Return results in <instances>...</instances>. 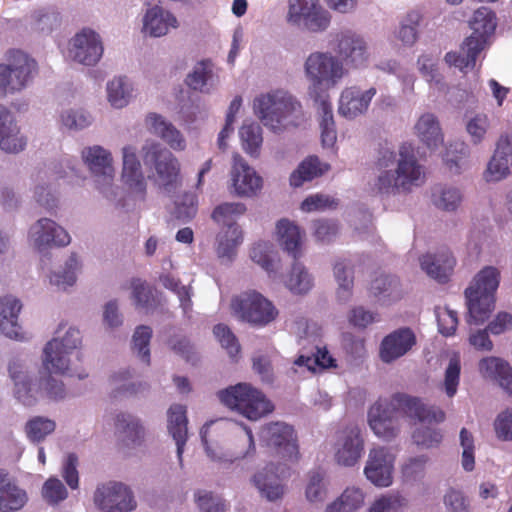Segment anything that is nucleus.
Segmentation results:
<instances>
[{
	"mask_svg": "<svg viewBox=\"0 0 512 512\" xmlns=\"http://www.w3.org/2000/svg\"><path fill=\"white\" fill-rule=\"evenodd\" d=\"M409 417L422 423H441L445 413L436 406H428L418 397L395 393L388 399L377 400L369 409L370 428L384 439L394 438L399 431V418Z\"/></svg>",
	"mask_w": 512,
	"mask_h": 512,
	"instance_id": "1",
	"label": "nucleus"
},
{
	"mask_svg": "<svg viewBox=\"0 0 512 512\" xmlns=\"http://www.w3.org/2000/svg\"><path fill=\"white\" fill-rule=\"evenodd\" d=\"M378 175L372 189L381 195H397L411 192L414 186L422 184L424 171L415 157L411 144L404 143L399 148L396 161L395 152L382 147L375 163Z\"/></svg>",
	"mask_w": 512,
	"mask_h": 512,
	"instance_id": "2",
	"label": "nucleus"
},
{
	"mask_svg": "<svg viewBox=\"0 0 512 512\" xmlns=\"http://www.w3.org/2000/svg\"><path fill=\"white\" fill-rule=\"evenodd\" d=\"M253 109L262 123L274 132L297 127L303 118L301 104L283 91L255 98Z\"/></svg>",
	"mask_w": 512,
	"mask_h": 512,
	"instance_id": "3",
	"label": "nucleus"
},
{
	"mask_svg": "<svg viewBox=\"0 0 512 512\" xmlns=\"http://www.w3.org/2000/svg\"><path fill=\"white\" fill-rule=\"evenodd\" d=\"M470 27L473 32L464 40L461 52H448L445 55V61L461 71L475 67L478 55L485 48L488 38L495 31V13L490 8L480 7L474 12Z\"/></svg>",
	"mask_w": 512,
	"mask_h": 512,
	"instance_id": "4",
	"label": "nucleus"
},
{
	"mask_svg": "<svg viewBox=\"0 0 512 512\" xmlns=\"http://www.w3.org/2000/svg\"><path fill=\"white\" fill-rule=\"evenodd\" d=\"M500 273L492 266L484 267L465 290L469 325H481L489 319L495 308V292L499 286Z\"/></svg>",
	"mask_w": 512,
	"mask_h": 512,
	"instance_id": "5",
	"label": "nucleus"
},
{
	"mask_svg": "<svg viewBox=\"0 0 512 512\" xmlns=\"http://www.w3.org/2000/svg\"><path fill=\"white\" fill-rule=\"evenodd\" d=\"M217 396L221 403L249 420H258L274 409L260 390L247 383H238L220 390Z\"/></svg>",
	"mask_w": 512,
	"mask_h": 512,
	"instance_id": "6",
	"label": "nucleus"
},
{
	"mask_svg": "<svg viewBox=\"0 0 512 512\" xmlns=\"http://www.w3.org/2000/svg\"><path fill=\"white\" fill-rule=\"evenodd\" d=\"M142 159L147 168L155 171V181L166 192L181 185V166L177 157L159 143H146L142 147Z\"/></svg>",
	"mask_w": 512,
	"mask_h": 512,
	"instance_id": "7",
	"label": "nucleus"
},
{
	"mask_svg": "<svg viewBox=\"0 0 512 512\" xmlns=\"http://www.w3.org/2000/svg\"><path fill=\"white\" fill-rule=\"evenodd\" d=\"M305 72L311 83L310 94L315 102L321 99H328L322 96L319 91L333 87L344 74L340 61L328 53L315 52L308 56L305 62Z\"/></svg>",
	"mask_w": 512,
	"mask_h": 512,
	"instance_id": "8",
	"label": "nucleus"
},
{
	"mask_svg": "<svg viewBox=\"0 0 512 512\" xmlns=\"http://www.w3.org/2000/svg\"><path fill=\"white\" fill-rule=\"evenodd\" d=\"M0 64V96L22 90L38 72L37 62L20 50H9Z\"/></svg>",
	"mask_w": 512,
	"mask_h": 512,
	"instance_id": "9",
	"label": "nucleus"
},
{
	"mask_svg": "<svg viewBox=\"0 0 512 512\" xmlns=\"http://www.w3.org/2000/svg\"><path fill=\"white\" fill-rule=\"evenodd\" d=\"M231 308L239 319L258 327L269 324L278 314L272 302L255 291L244 292L234 297Z\"/></svg>",
	"mask_w": 512,
	"mask_h": 512,
	"instance_id": "10",
	"label": "nucleus"
},
{
	"mask_svg": "<svg viewBox=\"0 0 512 512\" xmlns=\"http://www.w3.org/2000/svg\"><path fill=\"white\" fill-rule=\"evenodd\" d=\"M81 344V334L69 328L62 339L53 338L43 350V366L49 374H65L69 370L68 355Z\"/></svg>",
	"mask_w": 512,
	"mask_h": 512,
	"instance_id": "11",
	"label": "nucleus"
},
{
	"mask_svg": "<svg viewBox=\"0 0 512 512\" xmlns=\"http://www.w3.org/2000/svg\"><path fill=\"white\" fill-rule=\"evenodd\" d=\"M94 503L103 512H130L136 507L132 491L123 483L112 481L97 487Z\"/></svg>",
	"mask_w": 512,
	"mask_h": 512,
	"instance_id": "12",
	"label": "nucleus"
},
{
	"mask_svg": "<svg viewBox=\"0 0 512 512\" xmlns=\"http://www.w3.org/2000/svg\"><path fill=\"white\" fill-rule=\"evenodd\" d=\"M261 438L286 461H298L299 449L292 426L280 422L269 423L262 428Z\"/></svg>",
	"mask_w": 512,
	"mask_h": 512,
	"instance_id": "13",
	"label": "nucleus"
},
{
	"mask_svg": "<svg viewBox=\"0 0 512 512\" xmlns=\"http://www.w3.org/2000/svg\"><path fill=\"white\" fill-rule=\"evenodd\" d=\"M121 178L128 192L135 198L144 201L147 194V182L141 169L135 147L128 145L123 148V168Z\"/></svg>",
	"mask_w": 512,
	"mask_h": 512,
	"instance_id": "14",
	"label": "nucleus"
},
{
	"mask_svg": "<svg viewBox=\"0 0 512 512\" xmlns=\"http://www.w3.org/2000/svg\"><path fill=\"white\" fill-rule=\"evenodd\" d=\"M290 476L291 469L286 463L270 464L254 475L253 482L263 497L275 501L284 495L282 482Z\"/></svg>",
	"mask_w": 512,
	"mask_h": 512,
	"instance_id": "15",
	"label": "nucleus"
},
{
	"mask_svg": "<svg viewBox=\"0 0 512 512\" xmlns=\"http://www.w3.org/2000/svg\"><path fill=\"white\" fill-rule=\"evenodd\" d=\"M70 56L84 65H95L103 54V45L99 35L90 28H84L71 40Z\"/></svg>",
	"mask_w": 512,
	"mask_h": 512,
	"instance_id": "16",
	"label": "nucleus"
},
{
	"mask_svg": "<svg viewBox=\"0 0 512 512\" xmlns=\"http://www.w3.org/2000/svg\"><path fill=\"white\" fill-rule=\"evenodd\" d=\"M364 440L357 426L346 427L336 443L335 460L339 465L351 467L361 458Z\"/></svg>",
	"mask_w": 512,
	"mask_h": 512,
	"instance_id": "17",
	"label": "nucleus"
},
{
	"mask_svg": "<svg viewBox=\"0 0 512 512\" xmlns=\"http://www.w3.org/2000/svg\"><path fill=\"white\" fill-rule=\"evenodd\" d=\"M393 461L386 448L372 449L364 469L367 479L378 487H388L392 483Z\"/></svg>",
	"mask_w": 512,
	"mask_h": 512,
	"instance_id": "18",
	"label": "nucleus"
},
{
	"mask_svg": "<svg viewBox=\"0 0 512 512\" xmlns=\"http://www.w3.org/2000/svg\"><path fill=\"white\" fill-rule=\"evenodd\" d=\"M30 235L35 247L39 251H42L51 245L66 246L71 241L68 232L55 221L48 218L39 219L30 228Z\"/></svg>",
	"mask_w": 512,
	"mask_h": 512,
	"instance_id": "19",
	"label": "nucleus"
},
{
	"mask_svg": "<svg viewBox=\"0 0 512 512\" xmlns=\"http://www.w3.org/2000/svg\"><path fill=\"white\" fill-rule=\"evenodd\" d=\"M231 180L238 196H253L262 188V178L239 154L233 156Z\"/></svg>",
	"mask_w": 512,
	"mask_h": 512,
	"instance_id": "20",
	"label": "nucleus"
},
{
	"mask_svg": "<svg viewBox=\"0 0 512 512\" xmlns=\"http://www.w3.org/2000/svg\"><path fill=\"white\" fill-rule=\"evenodd\" d=\"M416 344L414 332L408 328H399L387 336L380 345V358L385 363H391L404 356Z\"/></svg>",
	"mask_w": 512,
	"mask_h": 512,
	"instance_id": "21",
	"label": "nucleus"
},
{
	"mask_svg": "<svg viewBox=\"0 0 512 512\" xmlns=\"http://www.w3.org/2000/svg\"><path fill=\"white\" fill-rule=\"evenodd\" d=\"M84 162L97 177L99 186L110 185L114 178L112 155L101 146L88 147L82 152Z\"/></svg>",
	"mask_w": 512,
	"mask_h": 512,
	"instance_id": "22",
	"label": "nucleus"
},
{
	"mask_svg": "<svg viewBox=\"0 0 512 512\" xmlns=\"http://www.w3.org/2000/svg\"><path fill=\"white\" fill-rule=\"evenodd\" d=\"M27 138L21 134L12 113L0 106V149L6 153H19L25 149Z\"/></svg>",
	"mask_w": 512,
	"mask_h": 512,
	"instance_id": "23",
	"label": "nucleus"
},
{
	"mask_svg": "<svg viewBox=\"0 0 512 512\" xmlns=\"http://www.w3.org/2000/svg\"><path fill=\"white\" fill-rule=\"evenodd\" d=\"M28 502L26 490L5 469H0V512H17Z\"/></svg>",
	"mask_w": 512,
	"mask_h": 512,
	"instance_id": "24",
	"label": "nucleus"
},
{
	"mask_svg": "<svg viewBox=\"0 0 512 512\" xmlns=\"http://www.w3.org/2000/svg\"><path fill=\"white\" fill-rule=\"evenodd\" d=\"M376 94L375 88L362 92L357 87H349L342 91L338 112L347 119H354L368 109L370 101Z\"/></svg>",
	"mask_w": 512,
	"mask_h": 512,
	"instance_id": "25",
	"label": "nucleus"
},
{
	"mask_svg": "<svg viewBox=\"0 0 512 512\" xmlns=\"http://www.w3.org/2000/svg\"><path fill=\"white\" fill-rule=\"evenodd\" d=\"M421 268L428 276L439 283H446L453 273L456 260L451 252L444 248L436 254H426L420 259Z\"/></svg>",
	"mask_w": 512,
	"mask_h": 512,
	"instance_id": "26",
	"label": "nucleus"
},
{
	"mask_svg": "<svg viewBox=\"0 0 512 512\" xmlns=\"http://www.w3.org/2000/svg\"><path fill=\"white\" fill-rule=\"evenodd\" d=\"M219 430H221L220 427L215 426V423H213V422L211 424L205 425L201 429L202 443L205 446L207 455L212 460L233 462L234 460L245 457L246 455H248L250 453V451H254L255 446H254L253 434H252V431L247 427L244 428L245 434H244V436L241 437L242 442L244 444L248 445L247 450H241V451L233 452L230 454H223V453L216 451L215 449L212 448L211 441H212V435L217 434V432Z\"/></svg>",
	"mask_w": 512,
	"mask_h": 512,
	"instance_id": "27",
	"label": "nucleus"
},
{
	"mask_svg": "<svg viewBox=\"0 0 512 512\" xmlns=\"http://www.w3.org/2000/svg\"><path fill=\"white\" fill-rule=\"evenodd\" d=\"M22 308L20 301L12 296L0 298V331L12 339H22V327L18 315Z\"/></svg>",
	"mask_w": 512,
	"mask_h": 512,
	"instance_id": "28",
	"label": "nucleus"
},
{
	"mask_svg": "<svg viewBox=\"0 0 512 512\" xmlns=\"http://www.w3.org/2000/svg\"><path fill=\"white\" fill-rule=\"evenodd\" d=\"M177 26L176 17L158 5L148 9L143 19V30L152 37L164 36L170 28Z\"/></svg>",
	"mask_w": 512,
	"mask_h": 512,
	"instance_id": "29",
	"label": "nucleus"
},
{
	"mask_svg": "<svg viewBox=\"0 0 512 512\" xmlns=\"http://www.w3.org/2000/svg\"><path fill=\"white\" fill-rule=\"evenodd\" d=\"M146 127L151 133L161 137L172 149H185L186 142L181 132L166 122L161 115L150 113L146 117Z\"/></svg>",
	"mask_w": 512,
	"mask_h": 512,
	"instance_id": "30",
	"label": "nucleus"
},
{
	"mask_svg": "<svg viewBox=\"0 0 512 512\" xmlns=\"http://www.w3.org/2000/svg\"><path fill=\"white\" fill-rule=\"evenodd\" d=\"M479 370L484 377L497 381L512 395V368L508 362L498 357H487L480 361Z\"/></svg>",
	"mask_w": 512,
	"mask_h": 512,
	"instance_id": "31",
	"label": "nucleus"
},
{
	"mask_svg": "<svg viewBox=\"0 0 512 512\" xmlns=\"http://www.w3.org/2000/svg\"><path fill=\"white\" fill-rule=\"evenodd\" d=\"M186 413V407L180 404H174L168 410V431L176 442L177 455L180 461L188 434Z\"/></svg>",
	"mask_w": 512,
	"mask_h": 512,
	"instance_id": "32",
	"label": "nucleus"
},
{
	"mask_svg": "<svg viewBox=\"0 0 512 512\" xmlns=\"http://www.w3.org/2000/svg\"><path fill=\"white\" fill-rule=\"evenodd\" d=\"M116 432L124 446L131 448L141 445L145 431L139 420L127 413H120L115 420Z\"/></svg>",
	"mask_w": 512,
	"mask_h": 512,
	"instance_id": "33",
	"label": "nucleus"
},
{
	"mask_svg": "<svg viewBox=\"0 0 512 512\" xmlns=\"http://www.w3.org/2000/svg\"><path fill=\"white\" fill-rule=\"evenodd\" d=\"M277 239L280 246L298 260L301 253L302 233L297 225L288 219H281L276 225Z\"/></svg>",
	"mask_w": 512,
	"mask_h": 512,
	"instance_id": "34",
	"label": "nucleus"
},
{
	"mask_svg": "<svg viewBox=\"0 0 512 512\" xmlns=\"http://www.w3.org/2000/svg\"><path fill=\"white\" fill-rule=\"evenodd\" d=\"M340 56L354 67L362 66L367 60L366 44L362 38L353 33L343 34L338 43Z\"/></svg>",
	"mask_w": 512,
	"mask_h": 512,
	"instance_id": "35",
	"label": "nucleus"
},
{
	"mask_svg": "<svg viewBox=\"0 0 512 512\" xmlns=\"http://www.w3.org/2000/svg\"><path fill=\"white\" fill-rule=\"evenodd\" d=\"M418 137L429 148L437 147L443 142V135L439 122L435 115L431 113L423 114L415 125Z\"/></svg>",
	"mask_w": 512,
	"mask_h": 512,
	"instance_id": "36",
	"label": "nucleus"
},
{
	"mask_svg": "<svg viewBox=\"0 0 512 512\" xmlns=\"http://www.w3.org/2000/svg\"><path fill=\"white\" fill-rule=\"evenodd\" d=\"M21 364L18 361L9 363L8 371L15 383V396L25 406H31L36 402L33 394L32 382L22 373Z\"/></svg>",
	"mask_w": 512,
	"mask_h": 512,
	"instance_id": "37",
	"label": "nucleus"
},
{
	"mask_svg": "<svg viewBox=\"0 0 512 512\" xmlns=\"http://www.w3.org/2000/svg\"><path fill=\"white\" fill-rule=\"evenodd\" d=\"M329 168L328 165H322L317 156H309L303 160L298 168L290 175V185L300 187L306 181H311L321 176Z\"/></svg>",
	"mask_w": 512,
	"mask_h": 512,
	"instance_id": "38",
	"label": "nucleus"
},
{
	"mask_svg": "<svg viewBox=\"0 0 512 512\" xmlns=\"http://www.w3.org/2000/svg\"><path fill=\"white\" fill-rule=\"evenodd\" d=\"M363 504V491L357 487H347L335 501L327 506L326 512H356Z\"/></svg>",
	"mask_w": 512,
	"mask_h": 512,
	"instance_id": "39",
	"label": "nucleus"
},
{
	"mask_svg": "<svg viewBox=\"0 0 512 512\" xmlns=\"http://www.w3.org/2000/svg\"><path fill=\"white\" fill-rule=\"evenodd\" d=\"M318 111L321 115L320 130L321 141L324 147H332L337 140V132L333 118L332 105L329 99H321L318 102Z\"/></svg>",
	"mask_w": 512,
	"mask_h": 512,
	"instance_id": "40",
	"label": "nucleus"
},
{
	"mask_svg": "<svg viewBox=\"0 0 512 512\" xmlns=\"http://www.w3.org/2000/svg\"><path fill=\"white\" fill-rule=\"evenodd\" d=\"M212 77L213 64L211 60L207 59L195 65L193 71L187 75L185 82L191 89L203 92Z\"/></svg>",
	"mask_w": 512,
	"mask_h": 512,
	"instance_id": "41",
	"label": "nucleus"
},
{
	"mask_svg": "<svg viewBox=\"0 0 512 512\" xmlns=\"http://www.w3.org/2000/svg\"><path fill=\"white\" fill-rule=\"evenodd\" d=\"M239 133L245 152L257 157L263 142L261 127L255 123L243 124Z\"/></svg>",
	"mask_w": 512,
	"mask_h": 512,
	"instance_id": "42",
	"label": "nucleus"
},
{
	"mask_svg": "<svg viewBox=\"0 0 512 512\" xmlns=\"http://www.w3.org/2000/svg\"><path fill=\"white\" fill-rule=\"evenodd\" d=\"M246 212V206L243 203H223L215 207L212 212V219L221 225L238 227L235 220L238 216Z\"/></svg>",
	"mask_w": 512,
	"mask_h": 512,
	"instance_id": "43",
	"label": "nucleus"
},
{
	"mask_svg": "<svg viewBox=\"0 0 512 512\" xmlns=\"http://www.w3.org/2000/svg\"><path fill=\"white\" fill-rule=\"evenodd\" d=\"M334 275L338 282L337 298L341 302H346L352 296L353 272L344 261H337L334 264Z\"/></svg>",
	"mask_w": 512,
	"mask_h": 512,
	"instance_id": "44",
	"label": "nucleus"
},
{
	"mask_svg": "<svg viewBox=\"0 0 512 512\" xmlns=\"http://www.w3.org/2000/svg\"><path fill=\"white\" fill-rule=\"evenodd\" d=\"M243 236L239 227H230L227 231L220 236L217 255L220 258L231 259L235 253L238 245L242 243Z\"/></svg>",
	"mask_w": 512,
	"mask_h": 512,
	"instance_id": "45",
	"label": "nucleus"
},
{
	"mask_svg": "<svg viewBox=\"0 0 512 512\" xmlns=\"http://www.w3.org/2000/svg\"><path fill=\"white\" fill-rule=\"evenodd\" d=\"M108 101L115 108H123L129 102L131 89L125 78H115L107 84Z\"/></svg>",
	"mask_w": 512,
	"mask_h": 512,
	"instance_id": "46",
	"label": "nucleus"
},
{
	"mask_svg": "<svg viewBox=\"0 0 512 512\" xmlns=\"http://www.w3.org/2000/svg\"><path fill=\"white\" fill-rule=\"evenodd\" d=\"M159 280L166 289L171 290L178 296L180 306L184 313L187 314L192 308L191 289L181 285L180 280L171 274H162Z\"/></svg>",
	"mask_w": 512,
	"mask_h": 512,
	"instance_id": "47",
	"label": "nucleus"
},
{
	"mask_svg": "<svg viewBox=\"0 0 512 512\" xmlns=\"http://www.w3.org/2000/svg\"><path fill=\"white\" fill-rule=\"evenodd\" d=\"M56 424L53 420L36 416L30 419L25 426L27 437L32 442H40L55 430Z\"/></svg>",
	"mask_w": 512,
	"mask_h": 512,
	"instance_id": "48",
	"label": "nucleus"
},
{
	"mask_svg": "<svg viewBox=\"0 0 512 512\" xmlns=\"http://www.w3.org/2000/svg\"><path fill=\"white\" fill-rule=\"evenodd\" d=\"M287 287L294 293L302 294L308 292L312 287V278L302 264L295 262L292 265L287 280Z\"/></svg>",
	"mask_w": 512,
	"mask_h": 512,
	"instance_id": "49",
	"label": "nucleus"
},
{
	"mask_svg": "<svg viewBox=\"0 0 512 512\" xmlns=\"http://www.w3.org/2000/svg\"><path fill=\"white\" fill-rule=\"evenodd\" d=\"M152 338V329L149 326L140 325L135 329L132 338V349L138 353V356L146 364H150L149 344Z\"/></svg>",
	"mask_w": 512,
	"mask_h": 512,
	"instance_id": "50",
	"label": "nucleus"
},
{
	"mask_svg": "<svg viewBox=\"0 0 512 512\" xmlns=\"http://www.w3.org/2000/svg\"><path fill=\"white\" fill-rule=\"evenodd\" d=\"M436 207L445 211H454L462 201V195L456 188L447 187L436 190L432 194Z\"/></svg>",
	"mask_w": 512,
	"mask_h": 512,
	"instance_id": "51",
	"label": "nucleus"
},
{
	"mask_svg": "<svg viewBox=\"0 0 512 512\" xmlns=\"http://www.w3.org/2000/svg\"><path fill=\"white\" fill-rule=\"evenodd\" d=\"M421 18L418 11H410L401 21L398 37L404 44L412 45L416 42Z\"/></svg>",
	"mask_w": 512,
	"mask_h": 512,
	"instance_id": "52",
	"label": "nucleus"
},
{
	"mask_svg": "<svg viewBox=\"0 0 512 512\" xmlns=\"http://www.w3.org/2000/svg\"><path fill=\"white\" fill-rule=\"evenodd\" d=\"M324 478V473L320 470L309 473L305 494L310 502H321L325 499L327 487Z\"/></svg>",
	"mask_w": 512,
	"mask_h": 512,
	"instance_id": "53",
	"label": "nucleus"
},
{
	"mask_svg": "<svg viewBox=\"0 0 512 512\" xmlns=\"http://www.w3.org/2000/svg\"><path fill=\"white\" fill-rule=\"evenodd\" d=\"M198 201L194 193H184L175 203L173 215L179 221L185 223L192 220L197 213Z\"/></svg>",
	"mask_w": 512,
	"mask_h": 512,
	"instance_id": "54",
	"label": "nucleus"
},
{
	"mask_svg": "<svg viewBox=\"0 0 512 512\" xmlns=\"http://www.w3.org/2000/svg\"><path fill=\"white\" fill-rule=\"evenodd\" d=\"M213 333L221 346L234 358L240 353V344L231 329L225 324H217Z\"/></svg>",
	"mask_w": 512,
	"mask_h": 512,
	"instance_id": "55",
	"label": "nucleus"
},
{
	"mask_svg": "<svg viewBox=\"0 0 512 512\" xmlns=\"http://www.w3.org/2000/svg\"><path fill=\"white\" fill-rule=\"evenodd\" d=\"M78 269V260L76 254H72L66 261L65 268L62 272L53 273L50 276V283L57 287L66 288L72 286L76 282V270Z\"/></svg>",
	"mask_w": 512,
	"mask_h": 512,
	"instance_id": "56",
	"label": "nucleus"
},
{
	"mask_svg": "<svg viewBox=\"0 0 512 512\" xmlns=\"http://www.w3.org/2000/svg\"><path fill=\"white\" fill-rule=\"evenodd\" d=\"M132 299L137 307L149 308L154 303L152 288L146 281L134 278L131 281Z\"/></svg>",
	"mask_w": 512,
	"mask_h": 512,
	"instance_id": "57",
	"label": "nucleus"
},
{
	"mask_svg": "<svg viewBox=\"0 0 512 512\" xmlns=\"http://www.w3.org/2000/svg\"><path fill=\"white\" fill-rule=\"evenodd\" d=\"M461 364L458 356L450 359L449 364L445 371L444 378V391L448 397H453L457 393L459 380H460Z\"/></svg>",
	"mask_w": 512,
	"mask_h": 512,
	"instance_id": "58",
	"label": "nucleus"
},
{
	"mask_svg": "<svg viewBox=\"0 0 512 512\" xmlns=\"http://www.w3.org/2000/svg\"><path fill=\"white\" fill-rule=\"evenodd\" d=\"M131 378V375L128 370L118 372L114 374L111 378L113 385L115 386V395L125 394V395H135L139 392H142L146 389V385L141 383H129L126 384V381Z\"/></svg>",
	"mask_w": 512,
	"mask_h": 512,
	"instance_id": "59",
	"label": "nucleus"
},
{
	"mask_svg": "<svg viewBox=\"0 0 512 512\" xmlns=\"http://www.w3.org/2000/svg\"><path fill=\"white\" fill-rule=\"evenodd\" d=\"M33 26L41 32H51L60 24V15L55 11L41 9L32 15Z\"/></svg>",
	"mask_w": 512,
	"mask_h": 512,
	"instance_id": "60",
	"label": "nucleus"
},
{
	"mask_svg": "<svg viewBox=\"0 0 512 512\" xmlns=\"http://www.w3.org/2000/svg\"><path fill=\"white\" fill-rule=\"evenodd\" d=\"M67 490L57 478H49L43 485L42 496L49 504H58L67 498Z\"/></svg>",
	"mask_w": 512,
	"mask_h": 512,
	"instance_id": "61",
	"label": "nucleus"
},
{
	"mask_svg": "<svg viewBox=\"0 0 512 512\" xmlns=\"http://www.w3.org/2000/svg\"><path fill=\"white\" fill-rule=\"evenodd\" d=\"M272 244L268 242L256 243L250 252L251 259L260 265L265 271H273Z\"/></svg>",
	"mask_w": 512,
	"mask_h": 512,
	"instance_id": "62",
	"label": "nucleus"
},
{
	"mask_svg": "<svg viewBox=\"0 0 512 512\" xmlns=\"http://www.w3.org/2000/svg\"><path fill=\"white\" fill-rule=\"evenodd\" d=\"M195 501L202 512L226 511V504L224 501L221 498L214 496L211 492L198 491L195 494Z\"/></svg>",
	"mask_w": 512,
	"mask_h": 512,
	"instance_id": "63",
	"label": "nucleus"
},
{
	"mask_svg": "<svg viewBox=\"0 0 512 512\" xmlns=\"http://www.w3.org/2000/svg\"><path fill=\"white\" fill-rule=\"evenodd\" d=\"M488 127V116L486 114H477L468 121L466 130L470 135L472 142L474 144H479L484 139Z\"/></svg>",
	"mask_w": 512,
	"mask_h": 512,
	"instance_id": "64",
	"label": "nucleus"
}]
</instances>
